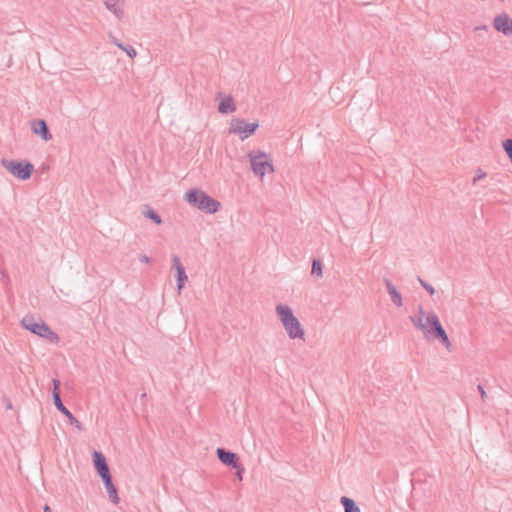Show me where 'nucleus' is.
<instances>
[{
    "label": "nucleus",
    "mask_w": 512,
    "mask_h": 512,
    "mask_svg": "<svg viewBox=\"0 0 512 512\" xmlns=\"http://www.w3.org/2000/svg\"><path fill=\"white\" fill-rule=\"evenodd\" d=\"M276 314L290 339H304L305 331L290 306L278 304Z\"/></svg>",
    "instance_id": "1"
},
{
    "label": "nucleus",
    "mask_w": 512,
    "mask_h": 512,
    "mask_svg": "<svg viewBox=\"0 0 512 512\" xmlns=\"http://www.w3.org/2000/svg\"><path fill=\"white\" fill-rule=\"evenodd\" d=\"M185 201L191 206L208 214H214L221 208V203L198 188L188 190L184 195Z\"/></svg>",
    "instance_id": "2"
},
{
    "label": "nucleus",
    "mask_w": 512,
    "mask_h": 512,
    "mask_svg": "<svg viewBox=\"0 0 512 512\" xmlns=\"http://www.w3.org/2000/svg\"><path fill=\"white\" fill-rule=\"evenodd\" d=\"M252 172L261 179L265 174L274 172L273 161L268 154L261 150H251L247 153Z\"/></svg>",
    "instance_id": "3"
},
{
    "label": "nucleus",
    "mask_w": 512,
    "mask_h": 512,
    "mask_svg": "<svg viewBox=\"0 0 512 512\" xmlns=\"http://www.w3.org/2000/svg\"><path fill=\"white\" fill-rule=\"evenodd\" d=\"M22 326L31 333L48 340L50 343H57L59 336L49 325L40 320L37 322L33 316H25L21 321Z\"/></svg>",
    "instance_id": "4"
},
{
    "label": "nucleus",
    "mask_w": 512,
    "mask_h": 512,
    "mask_svg": "<svg viewBox=\"0 0 512 512\" xmlns=\"http://www.w3.org/2000/svg\"><path fill=\"white\" fill-rule=\"evenodd\" d=\"M1 164L14 177L22 181L30 179L34 171V165L28 160H9L3 158Z\"/></svg>",
    "instance_id": "5"
},
{
    "label": "nucleus",
    "mask_w": 512,
    "mask_h": 512,
    "mask_svg": "<svg viewBox=\"0 0 512 512\" xmlns=\"http://www.w3.org/2000/svg\"><path fill=\"white\" fill-rule=\"evenodd\" d=\"M259 128V121L247 123L243 118H233L228 129L229 134H238L243 141L253 135Z\"/></svg>",
    "instance_id": "6"
},
{
    "label": "nucleus",
    "mask_w": 512,
    "mask_h": 512,
    "mask_svg": "<svg viewBox=\"0 0 512 512\" xmlns=\"http://www.w3.org/2000/svg\"><path fill=\"white\" fill-rule=\"evenodd\" d=\"M429 324H430L429 339L432 337L434 339L439 340L444 345V347L450 351L452 344L449 340V337H448L445 329L443 328V326L439 320V317L434 312L430 313Z\"/></svg>",
    "instance_id": "7"
},
{
    "label": "nucleus",
    "mask_w": 512,
    "mask_h": 512,
    "mask_svg": "<svg viewBox=\"0 0 512 512\" xmlns=\"http://www.w3.org/2000/svg\"><path fill=\"white\" fill-rule=\"evenodd\" d=\"M216 455L221 463L224 465L239 469L240 466V458L237 453L227 450L225 448H217Z\"/></svg>",
    "instance_id": "8"
},
{
    "label": "nucleus",
    "mask_w": 512,
    "mask_h": 512,
    "mask_svg": "<svg viewBox=\"0 0 512 512\" xmlns=\"http://www.w3.org/2000/svg\"><path fill=\"white\" fill-rule=\"evenodd\" d=\"M493 28L497 32L510 36L512 35V19L506 13L499 14L493 20Z\"/></svg>",
    "instance_id": "9"
},
{
    "label": "nucleus",
    "mask_w": 512,
    "mask_h": 512,
    "mask_svg": "<svg viewBox=\"0 0 512 512\" xmlns=\"http://www.w3.org/2000/svg\"><path fill=\"white\" fill-rule=\"evenodd\" d=\"M92 460L94 468L100 478L111 474L107 460L102 452L95 450L92 454Z\"/></svg>",
    "instance_id": "10"
},
{
    "label": "nucleus",
    "mask_w": 512,
    "mask_h": 512,
    "mask_svg": "<svg viewBox=\"0 0 512 512\" xmlns=\"http://www.w3.org/2000/svg\"><path fill=\"white\" fill-rule=\"evenodd\" d=\"M172 265L176 271L175 278H176L177 289H178V291H181L184 288V286L188 280V277L185 272V268L182 265L180 258L177 255L172 256Z\"/></svg>",
    "instance_id": "11"
},
{
    "label": "nucleus",
    "mask_w": 512,
    "mask_h": 512,
    "mask_svg": "<svg viewBox=\"0 0 512 512\" xmlns=\"http://www.w3.org/2000/svg\"><path fill=\"white\" fill-rule=\"evenodd\" d=\"M31 129L34 134L39 135L43 140L49 141L52 139V134L45 120L36 119L32 121Z\"/></svg>",
    "instance_id": "12"
},
{
    "label": "nucleus",
    "mask_w": 512,
    "mask_h": 512,
    "mask_svg": "<svg viewBox=\"0 0 512 512\" xmlns=\"http://www.w3.org/2000/svg\"><path fill=\"white\" fill-rule=\"evenodd\" d=\"M101 480L105 486L108 497L113 504H118L120 502V497L118 495L117 487L113 483L112 475H106L101 477Z\"/></svg>",
    "instance_id": "13"
},
{
    "label": "nucleus",
    "mask_w": 512,
    "mask_h": 512,
    "mask_svg": "<svg viewBox=\"0 0 512 512\" xmlns=\"http://www.w3.org/2000/svg\"><path fill=\"white\" fill-rule=\"evenodd\" d=\"M54 405L58 411L67 417L71 425L75 426L80 431L84 429L82 423L66 408L62 400L54 402Z\"/></svg>",
    "instance_id": "14"
},
{
    "label": "nucleus",
    "mask_w": 512,
    "mask_h": 512,
    "mask_svg": "<svg viewBox=\"0 0 512 512\" xmlns=\"http://www.w3.org/2000/svg\"><path fill=\"white\" fill-rule=\"evenodd\" d=\"M105 7L112 12L117 19L121 20L124 17L125 0H106Z\"/></svg>",
    "instance_id": "15"
},
{
    "label": "nucleus",
    "mask_w": 512,
    "mask_h": 512,
    "mask_svg": "<svg viewBox=\"0 0 512 512\" xmlns=\"http://www.w3.org/2000/svg\"><path fill=\"white\" fill-rule=\"evenodd\" d=\"M409 319L412 322V324L414 325V327L417 330L422 331L424 336H425V338L429 340V333H430V331H429V329H430L429 319H430V313L426 316L425 322H424L423 319H421V317L415 316V315H411L409 317Z\"/></svg>",
    "instance_id": "16"
},
{
    "label": "nucleus",
    "mask_w": 512,
    "mask_h": 512,
    "mask_svg": "<svg viewBox=\"0 0 512 512\" xmlns=\"http://www.w3.org/2000/svg\"><path fill=\"white\" fill-rule=\"evenodd\" d=\"M384 284L386 286L387 292L389 293L392 302L397 306L401 307L403 305L402 296L400 292L396 289V287L392 284V282L388 278H384Z\"/></svg>",
    "instance_id": "17"
},
{
    "label": "nucleus",
    "mask_w": 512,
    "mask_h": 512,
    "mask_svg": "<svg viewBox=\"0 0 512 512\" xmlns=\"http://www.w3.org/2000/svg\"><path fill=\"white\" fill-rule=\"evenodd\" d=\"M235 110H236V106H235L234 100L231 96H227V97L221 99V101L218 104V112L221 114L232 113Z\"/></svg>",
    "instance_id": "18"
},
{
    "label": "nucleus",
    "mask_w": 512,
    "mask_h": 512,
    "mask_svg": "<svg viewBox=\"0 0 512 512\" xmlns=\"http://www.w3.org/2000/svg\"><path fill=\"white\" fill-rule=\"evenodd\" d=\"M141 213L156 225H160L162 223L161 216L148 204L142 205Z\"/></svg>",
    "instance_id": "19"
},
{
    "label": "nucleus",
    "mask_w": 512,
    "mask_h": 512,
    "mask_svg": "<svg viewBox=\"0 0 512 512\" xmlns=\"http://www.w3.org/2000/svg\"><path fill=\"white\" fill-rule=\"evenodd\" d=\"M340 503L344 508V512H361L359 506L352 498L342 496L340 498Z\"/></svg>",
    "instance_id": "20"
},
{
    "label": "nucleus",
    "mask_w": 512,
    "mask_h": 512,
    "mask_svg": "<svg viewBox=\"0 0 512 512\" xmlns=\"http://www.w3.org/2000/svg\"><path fill=\"white\" fill-rule=\"evenodd\" d=\"M311 275L317 278H321L323 276V265L321 260L318 258L312 259Z\"/></svg>",
    "instance_id": "21"
},
{
    "label": "nucleus",
    "mask_w": 512,
    "mask_h": 512,
    "mask_svg": "<svg viewBox=\"0 0 512 512\" xmlns=\"http://www.w3.org/2000/svg\"><path fill=\"white\" fill-rule=\"evenodd\" d=\"M112 41L118 48L125 51L130 58L133 59L137 55L136 50L131 45H125L122 42H120L117 38H113Z\"/></svg>",
    "instance_id": "22"
},
{
    "label": "nucleus",
    "mask_w": 512,
    "mask_h": 512,
    "mask_svg": "<svg viewBox=\"0 0 512 512\" xmlns=\"http://www.w3.org/2000/svg\"><path fill=\"white\" fill-rule=\"evenodd\" d=\"M52 384H53L52 397H53V403H54L56 401L62 400L61 393H60L61 382L59 379L54 378L52 380Z\"/></svg>",
    "instance_id": "23"
},
{
    "label": "nucleus",
    "mask_w": 512,
    "mask_h": 512,
    "mask_svg": "<svg viewBox=\"0 0 512 512\" xmlns=\"http://www.w3.org/2000/svg\"><path fill=\"white\" fill-rule=\"evenodd\" d=\"M503 149L505 150L508 158L512 162V138H507L503 141Z\"/></svg>",
    "instance_id": "24"
},
{
    "label": "nucleus",
    "mask_w": 512,
    "mask_h": 512,
    "mask_svg": "<svg viewBox=\"0 0 512 512\" xmlns=\"http://www.w3.org/2000/svg\"><path fill=\"white\" fill-rule=\"evenodd\" d=\"M418 281L421 284V286L429 293V295H431V296L434 295L435 289L432 285H430L429 283H427L420 277H418Z\"/></svg>",
    "instance_id": "25"
},
{
    "label": "nucleus",
    "mask_w": 512,
    "mask_h": 512,
    "mask_svg": "<svg viewBox=\"0 0 512 512\" xmlns=\"http://www.w3.org/2000/svg\"><path fill=\"white\" fill-rule=\"evenodd\" d=\"M486 177V173L483 172L480 168L477 170V174L476 176L474 177L473 179V183L475 184L476 182L480 181L481 179L485 178Z\"/></svg>",
    "instance_id": "26"
},
{
    "label": "nucleus",
    "mask_w": 512,
    "mask_h": 512,
    "mask_svg": "<svg viewBox=\"0 0 512 512\" xmlns=\"http://www.w3.org/2000/svg\"><path fill=\"white\" fill-rule=\"evenodd\" d=\"M477 389H478V391H479V393H480V396H481L482 401H483V402H485V401H486V399H487V393H486V391L484 390V387H483L481 384H479V385L477 386Z\"/></svg>",
    "instance_id": "27"
},
{
    "label": "nucleus",
    "mask_w": 512,
    "mask_h": 512,
    "mask_svg": "<svg viewBox=\"0 0 512 512\" xmlns=\"http://www.w3.org/2000/svg\"><path fill=\"white\" fill-rule=\"evenodd\" d=\"M236 476L239 480H242V474L244 473V467L240 464L239 469H236Z\"/></svg>",
    "instance_id": "28"
},
{
    "label": "nucleus",
    "mask_w": 512,
    "mask_h": 512,
    "mask_svg": "<svg viewBox=\"0 0 512 512\" xmlns=\"http://www.w3.org/2000/svg\"><path fill=\"white\" fill-rule=\"evenodd\" d=\"M417 316L421 317V319L424 320L425 311H424V309H423V307L421 305H419V307H418V315Z\"/></svg>",
    "instance_id": "29"
},
{
    "label": "nucleus",
    "mask_w": 512,
    "mask_h": 512,
    "mask_svg": "<svg viewBox=\"0 0 512 512\" xmlns=\"http://www.w3.org/2000/svg\"><path fill=\"white\" fill-rule=\"evenodd\" d=\"M140 261L143 263H149L151 261V258L148 257L147 255H141Z\"/></svg>",
    "instance_id": "30"
},
{
    "label": "nucleus",
    "mask_w": 512,
    "mask_h": 512,
    "mask_svg": "<svg viewBox=\"0 0 512 512\" xmlns=\"http://www.w3.org/2000/svg\"><path fill=\"white\" fill-rule=\"evenodd\" d=\"M43 512H52V510H51L50 506L46 504L43 507Z\"/></svg>",
    "instance_id": "31"
},
{
    "label": "nucleus",
    "mask_w": 512,
    "mask_h": 512,
    "mask_svg": "<svg viewBox=\"0 0 512 512\" xmlns=\"http://www.w3.org/2000/svg\"><path fill=\"white\" fill-rule=\"evenodd\" d=\"M476 31H479V30H485L487 31V26H478L475 28Z\"/></svg>",
    "instance_id": "32"
}]
</instances>
